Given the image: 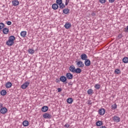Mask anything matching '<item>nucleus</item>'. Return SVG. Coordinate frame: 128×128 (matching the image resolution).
<instances>
[{
  "label": "nucleus",
  "mask_w": 128,
  "mask_h": 128,
  "mask_svg": "<svg viewBox=\"0 0 128 128\" xmlns=\"http://www.w3.org/2000/svg\"><path fill=\"white\" fill-rule=\"evenodd\" d=\"M8 32H10V30L8 28H4L2 29V32L4 34H8Z\"/></svg>",
  "instance_id": "a211bd4d"
},
{
  "label": "nucleus",
  "mask_w": 128,
  "mask_h": 128,
  "mask_svg": "<svg viewBox=\"0 0 128 128\" xmlns=\"http://www.w3.org/2000/svg\"><path fill=\"white\" fill-rule=\"evenodd\" d=\"M56 84H60V79L56 78Z\"/></svg>",
  "instance_id": "f704fd0d"
},
{
  "label": "nucleus",
  "mask_w": 128,
  "mask_h": 128,
  "mask_svg": "<svg viewBox=\"0 0 128 128\" xmlns=\"http://www.w3.org/2000/svg\"><path fill=\"white\" fill-rule=\"evenodd\" d=\"M74 72H76V74H80V72H82V69H80V68H76V69H75Z\"/></svg>",
  "instance_id": "412c9836"
},
{
  "label": "nucleus",
  "mask_w": 128,
  "mask_h": 128,
  "mask_svg": "<svg viewBox=\"0 0 128 128\" xmlns=\"http://www.w3.org/2000/svg\"><path fill=\"white\" fill-rule=\"evenodd\" d=\"M0 106H1V104H0Z\"/></svg>",
  "instance_id": "09e8293b"
},
{
  "label": "nucleus",
  "mask_w": 128,
  "mask_h": 128,
  "mask_svg": "<svg viewBox=\"0 0 128 128\" xmlns=\"http://www.w3.org/2000/svg\"><path fill=\"white\" fill-rule=\"evenodd\" d=\"M122 62H124V64H128V57H124L122 59Z\"/></svg>",
  "instance_id": "a878e982"
},
{
  "label": "nucleus",
  "mask_w": 128,
  "mask_h": 128,
  "mask_svg": "<svg viewBox=\"0 0 128 128\" xmlns=\"http://www.w3.org/2000/svg\"><path fill=\"white\" fill-rule=\"evenodd\" d=\"M112 110H116L118 108V105H116V104H114L112 106Z\"/></svg>",
  "instance_id": "473e14b6"
},
{
  "label": "nucleus",
  "mask_w": 128,
  "mask_h": 128,
  "mask_svg": "<svg viewBox=\"0 0 128 128\" xmlns=\"http://www.w3.org/2000/svg\"><path fill=\"white\" fill-rule=\"evenodd\" d=\"M92 16H96V14H95V13H94V12H92Z\"/></svg>",
  "instance_id": "a19ab883"
},
{
  "label": "nucleus",
  "mask_w": 128,
  "mask_h": 128,
  "mask_svg": "<svg viewBox=\"0 0 128 128\" xmlns=\"http://www.w3.org/2000/svg\"><path fill=\"white\" fill-rule=\"evenodd\" d=\"M6 24H8V26H10L12 24V22L10 21H8L6 22Z\"/></svg>",
  "instance_id": "e433bc0d"
},
{
  "label": "nucleus",
  "mask_w": 128,
  "mask_h": 128,
  "mask_svg": "<svg viewBox=\"0 0 128 128\" xmlns=\"http://www.w3.org/2000/svg\"><path fill=\"white\" fill-rule=\"evenodd\" d=\"M52 10H58V5L56 4H52Z\"/></svg>",
  "instance_id": "f3484780"
},
{
  "label": "nucleus",
  "mask_w": 128,
  "mask_h": 128,
  "mask_svg": "<svg viewBox=\"0 0 128 128\" xmlns=\"http://www.w3.org/2000/svg\"><path fill=\"white\" fill-rule=\"evenodd\" d=\"M20 36H21L24 38V36H26V31H22L20 32Z\"/></svg>",
  "instance_id": "b1692460"
},
{
  "label": "nucleus",
  "mask_w": 128,
  "mask_h": 128,
  "mask_svg": "<svg viewBox=\"0 0 128 128\" xmlns=\"http://www.w3.org/2000/svg\"><path fill=\"white\" fill-rule=\"evenodd\" d=\"M28 52L30 54H34V50L32 48H30L28 50Z\"/></svg>",
  "instance_id": "393cba45"
},
{
  "label": "nucleus",
  "mask_w": 128,
  "mask_h": 128,
  "mask_svg": "<svg viewBox=\"0 0 128 128\" xmlns=\"http://www.w3.org/2000/svg\"><path fill=\"white\" fill-rule=\"evenodd\" d=\"M66 2H68V4L70 3V0H66Z\"/></svg>",
  "instance_id": "c03bdc74"
},
{
  "label": "nucleus",
  "mask_w": 128,
  "mask_h": 128,
  "mask_svg": "<svg viewBox=\"0 0 128 128\" xmlns=\"http://www.w3.org/2000/svg\"><path fill=\"white\" fill-rule=\"evenodd\" d=\"M52 115L49 114L48 113H45L43 115V118H52Z\"/></svg>",
  "instance_id": "9b49d317"
},
{
  "label": "nucleus",
  "mask_w": 128,
  "mask_h": 128,
  "mask_svg": "<svg viewBox=\"0 0 128 128\" xmlns=\"http://www.w3.org/2000/svg\"><path fill=\"white\" fill-rule=\"evenodd\" d=\"M72 84H68L69 86H72Z\"/></svg>",
  "instance_id": "49530a36"
},
{
  "label": "nucleus",
  "mask_w": 128,
  "mask_h": 128,
  "mask_svg": "<svg viewBox=\"0 0 128 128\" xmlns=\"http://www.w3.org/2000/svg\"><path fill=\"white\" fill-rule=\"evenodd\" d=\"M14 40H16V37L14 36H11L8 38V40L6 42V46H14Z\"/></svg>",
  "instance_id": "f257e3e1"
},
{
  "label": "nucleus",
  "mask_w": 128,
  "mask_h": 128,
  "mask_svg": "<svg viewBox=\"0 0 128 128\" xmlns=\"http://www.w3.org/2000/svg\"><path fill=\"white\" fill-rule=\"evenodd\" d=\"M114 73L115 74H120V70L118 68L116 69L114 71Z\"/></svg>",
  "instance_id": "bb28decb"
},
{
  "label": "nucleus",
  "mask_w": 128,
  "mask_h": 128,
  "mask_svg": "<svg viewBox=\"0 0 128 128\" xmlns=\"http://www.w3.org/2000/svg\"><path fill=\"white\" fill-rule=\"evenodd\" d=\"M48 110V106H44L42 108V112H46Z\"/></svg>",
  "instance_id": "4468645a"
},
{
  "label": "nucleus",
  "mask_w": 128,
  "mask_h": 128,
  "mask_svg": "<svg viewBox=\"0 0 128 128\" xmlns=\"http://www.w3.org/2000/svg\"><path fill=\"white\" fill-rule=\"evenodd\" d=\"M1 106H2V104H1Z\"/></svg>",
  "instance_id": "de8ad7c7"
},
{
  "label": "nucleus",
  "mask_w": 128,
  "mask_h": 128,
  "mask_svg": "<svg viewBox=\"0 0 128 128\" xmlns=\"http://www.w3.org/2000/svg\"><path fill=\"white\" fill-rule=\"evenodd\" d=\"M122 36H122V34H120L118 36V38H122Z\"/></svg>",
  "instance_id": "4c0bfd02"
},
{
  "label": "nucleus",
  "mask_w": 128,
  "mask_h": 128,
  "mask_svg": "<svg viewBox=\"0 0 128 128\" xmlns=\"http://www.w3.org/2000/svg\"><path fill=\"white\" fill-rule=\"evenodd\" d=\"M64 128H68L70 126V125L66 123L64 126Z\"/></svg>",
  "instance_id": "c9c22d12"
},
{
  "label": "nucleus",
  "mask_w": 128,
  "mask_h": 128,
  "mask_svg": "<svg viewBox=\"0 0 128 128\" xmlns=\"http://www.w3.org/2000/svg\"><path fill=\"white\" fill-rule=\"evenodd\" d=\"M102 121H98L96 122V126H102Z\"/></svg>",
  "instance_id": "cd10ccee"
},
{
  "label": "nucleus",
  "mask_w": 128,
  "mask_h": 128,
  "mask_svg": "<svg viewBox=\"0 0 128 128\" xmlns=\"http://www.w3.org/2000/svg\"><path fill=\"white\" fill-rule=\"evenodd\" d=\"M64 28H66L67 30L70 28H72V24L69 22H66L64 24Z\"/></svg>",
  "instance_id": "dca6fc26"
},
{
  "label": "nucleus",
  "mask_w": 128,
  "mask_h": 128,
  "mask_svg": "<svg viewBox=\"0 0 128 128\" xmlns=\"http://www.w3.org/2000/svg\"><path fill=\"white\" fill-rule=\"evenodd\" d=\"M63 14H70V9L68 8H64L62 10Z\"/></svg>",
  "instance_id": "aec40b11"
},
{
  "label": "nucleus",
  "mask_w": 128,
  "mask_h": 128,
  "mask_svg": "<svg viewBox=\"0 0 128 128\" xmlns=\"http://www.w3.org/2000/svg\"><path fill=\"white\" fill-rule=\"evenodd\" d=\"M112 120L115 122H120V118L118 116H114L112 117Z\"/></svg>",
  "instance_id": "423d86ee"
},
{
  "label": "nucleus",
  "mask_w": 128,
  "mask_h": 128,
  "mask_svg": "<svg viewBox=\"0 0 128 128\" xmlns=\"http://www.w3.org/2000/svg\"><path fill=\"white\" fill-rule=\"evenodd\" d=\"M60 80L62 82H66V80H67L66 77V76H61L60 77Z\"/></svg>",
  "instance_id": "ddd939ff"
},
{
  "label": "nucleus",
  "mask_w": 128,
  "mask_h": 128,
  "mask_svg": "<svg viewBox=\"0 0 128 128\" xmlns=\"http://www.w3.org/2000/svg\"><path fill=\"white\" fill-rule=\"evenodd\" d=\"M104 114H106V110H104V108H102L99 110L98 114L100 116H104Z\"/></svg>",
  "instance_id": "0eeeda50"
},
{
  "label": "nucleus",
  "mask_w": 128,
  "mask_h": 128,
  "mask_svg": "<svg viewBox=\"0 0 128 128\" xmlns=\"http://www.w3.org/2000/svg\"><path fill=\"white\" fill-rule=\"evenodd\" d=\"M0 94L1 96H6V90H2L0 91Z\"/></svg>",
  "instance_id": "c85d7f7f"
},
{
  "label": "nucleus",
  "mask_w": 128,
  "mask_h": 128,
  "mask_svg": "<svg viewBox=\"0 0 128 128\" xmlns=\"http://www.w3.org/2000/svg\"><path fill=\"white\" fill-rule=\"evenodd\" d=\"M69 70L70 72H74L76 70V67H74V66L72 65L69 67Z\"/></svg>",
  "instance_id": "f8f14e48"
},
{
  "label": "nucleus",
  "mask_w": 128,
  "mask_h": 128,
  "mask_svg": "<svg viewBox=\"0 0 128 128\" xmlns=\"http://www.w3.org/2000/svg\"><path fill=\"white\" fill-rule=\"evenodd\" d=\"M94 88L96 90H100V84H95Z\"/></svg>",
  "instance_id": "7c9ffc66"
},
{
  "label": "nucleus",
  "mask_w": 128,
  "mask_h": 128,
  "mask_svg": "<svg viewBox=\"0 0 128 128\" xmlns=\"http://www.w3.org/2000/svg\"><path fill=\"white\" fill-rule=\"evenodd\" d=\"M0 112L2 114H6L8 112V108L6 107L2 108L0 110Z\"/></svg>",
  "instance_id": "20e7f679"
},
{
  "label": "nucleus",
  "mask_w": 128,
  "mask_h": 128,
  "mask_svg": "<svg viewBox=\"0 0 128 128\" xmlns=\"http://www.w3.org/2000/svg\"><path fill=\"white\" fill-rule=\"evenodd\" d=\"M66 102H68V104H72V102H74V100L72 99V98H68L66 100Z\"/></svg>",
  "instance_id": "4be33fe9"
},
{
  "label": "nucleus",
  "mask_w": 128,
  "mask_h": 128,
  "mask_svg": "<svg viewBox=\"0 0 128 128\" xmlns=\"http://www.w3.org/2000/svg\"><path fill=\"white\" fill-rule=\"evenodd\" d=\"M66 78L68 80H72V78H74V75L72 74V73H66Z\"/></svg>",
  "instance_id": "6e6552de"
},
{
  "label": "nucleus",
  "mask_w": 128,
  "mask_h": 128,
  "mask_svg": "<svg viewBox=\"0 0 128 128\" xmlns=\"http://www.w3.org/2000/svg\"><path fill=\"white\" fill-rule=\"evenodd\" d=\"M58 92H60L62 91V88H58Z\"/></svg>",
  "instance_id": "ea45409f"
},
{
  "label": "nucleus",
  "mask_w": 128,
  "mask_h": 128,
  "mask_svg": "<svg viewBox=\"0 0 128 128\" xmlns=\"http://www.w3.org/2000/svg\"><path fill=\"white\" fill-rule=\"evenodd\" d=\"M76 62V64L78 68H84V62H82V61H78V62Z\"/></svg>",
  "instance_id": "39448f33"
},
{
  "label": "nucleus",
  "mask_w": 128,
  "mask_h": 128,
  "mask_svg": "<svg viewBox=\"0 0 128 128\" xmlns=\"http://www.w3.org/2000/svg\"><path fill=\"white\" fill-rule=\"evenodd\" d=\"M84 64L86 66H90V60L89 59H86L84 61Z\"/></svg>",
  "instance_id": "2eb2a0df"
},
{
  "label": "nucleus",
  "mask_w": 128,
  "mask_h": 128,
  "mask_svg": "<svg viewBox=\"0 0 128 128\" xmlns=\"http://www.w3.org/2000/svg\"><path fill=\"white\" fill-rule=\"evenodd\" d=\"M100 128H106V126H100Z\"/></svg>",
  "instance_id": "a18cd8bd"
},
{
  "label": "nucleus",
  "mask_w": 128,
  "mask_h": 128,
  "mask_svg": "<svg viewBox=\"0 0 128 128\" xmlns=\"http://www.w3.org/2000/svg\"><path fill=\"white\" fill-rule=\"evenodd\" d=\"M22 125L24 126H28V120H25L22 122Z\"/></svg>",
  "instance_id": "5701e85b"
},
{
  "label": "nucleus",
  "mask_w": 128,
  "mask_h": 128,
  "mask_svg": "<svg viewBox=\"0 0 128 128\" xmlns=\"http://www.w3.org/2000/svg\"><path fill=\"white\" fill-rule=\"evenodd\" d=\"M110 4H112V2H114V0H108Z\"/></svg>",
  "instance_id": "58836bf2"
},
{
  "label": "nucleus",
  "mask_w": 128,
  "mask_h": 128,
  "mask_svg": "<svg viewBox=\"0 0 128 128\" xmlns=\"http://www.w3.org/2000/svg\"><path fill=\"white\" fill-rule=\"evenodd\" d=\"M4 28V24L3 22H0V30H2Z\"/></svg>",
  "instance_id": "2f4dec72"
},
{
  "label": "nucleus",
  "mask_w": 128,
  "mask_h": 128,
  "mask_svg": "<svg viewBox=\"0 0 128 128\" xmlns=\"http://www.w3.org/2000/svg\"><path fill=\"white\" fill-rule=\"evenodd\" d=\"M12 82H8L6 83L5 86L7 88H12Z\"/></svg>",
  "instance_id": "6ab92c4d"
},
{
  "label": "nucleus",
  "mask_w": 128,
  "mask_h": 128,
  "mask_svg": "<svg viewBox=\"0 0 128 128\" xmlns=\"http://www.w3.org/2000/svg\"><path fill=\"white\" fill-rule=\"evenodd\" d=\"M80 58L82 60H88V55H86V54H81Z\"/></svg>",
  "instance_id": "9d476101"
},
{
  "label": "nucleus",
  "mask_w": 128,
  "mask_h": 128,
  "mask_svg": "<svg viewBox=\"0 0 128 128\" xmlns=\"http://www.w3.org/2000/svg\"><path fill=\"white\" fill-rule=\"evenodd\" d=\"M12 4L13 6H16L20 4V2L18 0H14L12 1Z\"/></svg>",
  "instance_id": "1a4fd4ad"
},
{
  "label": "nucleus",
  "mask_w": 128,
  "mask_h": 128,
  "mask_svg": "<svg viewBox=\"0 0 128 128\" xmlns=\"http://www.w3.org/2000/svg\"><path fill=\"white\" fill-rule=\"evenodd\" d=\"M92 92H94V90H92V89H88L87 91L88 94H92Z\"/></svg>",
  "instance_id": "c756f323"
},
{
  "label": "nucleus",
  "mask_w": 128,
  "mask_h": 128,
  "mask_svg": "<svg viewBox=\"0 0 128 128\" xmlns=\"http://www.w3.org/2000/svg\"><path fill=\"white\" fill-rule=\"evenodd\" d=\"M68 2H65L64 6H68Z\"/></svg>",
  "instance_id": "37998d69"
},
{
  "label": "nucleus",
  "mask_w": 128,
  "mask_h": 128,
  "mask_svg": "<svg viewBox=\"0 0 128 128\" xmlns=\"http://www.w3.org/2000/svg\"><path fill=\"white\" fill-rule=\"evenodd\" d=\"M30 86V82L26 81L21 86V88L22 90H26Z\"/></svg>",
  "instance_id": "7ed1b4c3"
},
{
  "label": "nucleus",
  "mask_w": 128,
  "mask_h": 128,
  "mask_svg": "<svg viewBox=\"0 0 128 128\" xmlns=\"http://www.w3.org/2000/svg\"><path fill=\"white\" fill-rule=\"evenodd\" d=\"M128 26H127V28H126L124 30L125 32H128Z\"/></svg>",
  "instance_id": "79ce46f5"
},
{
  "label": "nucleus",
  "mask_w": 128,
  "mask_h": 128,
  "mask_svg": "<svg viewBox=\"0 0 128 128\" xmlns=\"http://www.w3.org/2000/svg\"><path fill=\"white\" fill-rule=\"evenodd\" d=\"M56 4L59 6V12L60 10H64L66 8V5L62 3V0H56Z\"/></svg>",
  "instance_id": "f03ea898"
},
{
  "label": "nucleus",
  "mask_w": 128,
  "mask_h": 128,
  "mask_svg": "<svg viewBox=\"0 0 128 128\" xmlns=\"http://www.w3.org/2000/svg\"><path fill=\"white\" fill-rule=\"evenodd\" d=\"M99 2H100V4H106V0H99Z\"/></svg>",
  "instance_id": "72a5a7b5"
}]
</instances>
